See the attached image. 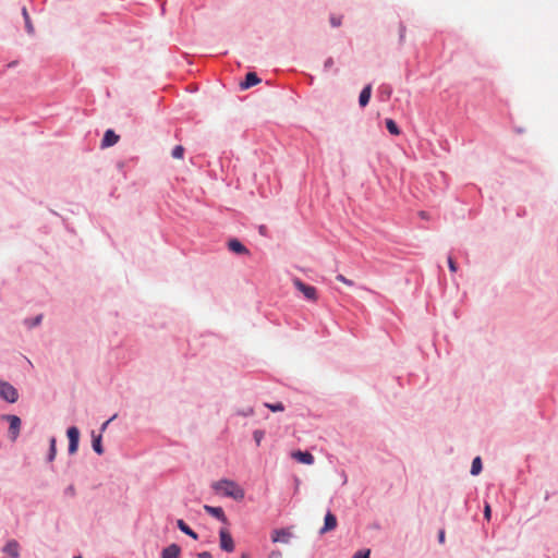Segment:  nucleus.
<instances>
[{
    "label": "nucleus",
    "instance_id": "obj_1",
    "mask_svg": "<svg viewBox=\"0 0 558 558\" xmlns=\"http://www.w3.org/2000/svg\"><path fill=\"white\" fill-rule=\"evenodd\" d=\"M213 488L225 496L231 497L235 500L244 498V490L231 480H220L213 484Z\"/></svg>",
    "mask_w": 558,
    "mask_h": 558
},
{
    "label": "nucleus",
    "instance_id": "obj_2",
    "mask_svg": "<svg viewBox=\"0 0 558 558\" xmlns=\"http://www.w3.org/2000/svg\"><path fill=\"white\" fill-rule=\"evenodd\" d=\"M293 286L303 294V296L311 301L316 302L318 299L317 290L313 286H308L304 283L301 279L294 278L293 279Z\"/></svg>",
    "mask_w": 558,
    "mask_h": 558
},
{
    "label": "nucleus",
    "instance_id": "obj_3",
    "mask_svg": "<svg viewBox=\"0 0 558 558\" xmlns=\"http://www.w3.org/2000/svg\"><path fill=\"white\" fill-rule=\"evenodd\" d=\"M0 398L14 403L19 399V392L11 384L0 379Z\"/></svg>",
    "mask_w": 558,
    "mask_h": 558
},
{
    "label": "nucleus",
    "instance_id": "obj_4",
    "mask_svg": "<svg viewBox=\"0 0 558 558\" xmlns=\"http://www.w3.org/2000/svg\"><path fill=\"white\" fill-rule=\"evenodd\" d=\"M219 539H220V548L227 553H232L234 550V542L227 529H221L219 531Z\"/></svg>",
    "mask_w": 558,
    "mask_h": 558
},
{
    "label": "nucleus",
    "instance_id": "obj_5",
    "mask_svg": "<svg viewBox=\"0 0 558 558\" xmlns=\"http://www.w3.org/2000/svg\"><path fill=\"white\" fill-rule=\"evenodd\" d=\"M69 438V453L74 454L78 448L80 430L77 427L72 426L66 432Z\"/></svg>",
    "mask_w": 558,
    "mask_h": 558
},
{
    "label": "nucleus",
    "instance_id": "obj_6",
    "mask_svg": "<svg viewBox=\"0 0 558 558\" xmlns=\"http://www.w3.org/2000/svg\"><path fill=\"white\" fill-rule=\"evenodd\" d=\"M5 418L10 424V426H9L10 438L14 441L20 434L21 418L16 415H7Z\"/></svg>",
    "mask_w": 558,
    "mask_h": 558
},
{
    "label": "nucleus",
    "instance_id": "obj_7",
    "mask_svg": "<svg viewBox=\"0 0 558 558\" xmlns=\"http://www.w3.org/2000/svg\"><path fill=\"white\" fill-rule=\"evenodd\" d=\"M337 527V518L333 513L328 511L324 519V526L320 529L319 533L325 534L327 532L333 531Z\"/></svg>",
    "mask_w": 558,
    "mask_h": 558
},
{
    "label": "nucleus",
    "instance_id": "obj_8",
    "mask_svg": "<svg viewBox=\"0 0 558 558\" xmlns=\"http://www.w3.org/2000/svg\"><path fill=\"white\" fill-rule=\"evenodd\" d=\"M291 538V532L287 529H278L272 531L271 541L274 543H288Z\"/></svg>",
    "mask_w": 558,
    "mask_h": 558
},
{
    "label": "nucleus",
    "instance_id": "obj_9",
    "mask_svg": "<svg viewBox=\"0 0 558 558\" xmlns=\"http://www.w3.org/2000/svg\"><path fill=\"white\" fill-rule=\"evenodd\" d=\"M291 457L293 459H295L298 462L300 463H303V464H313L314 463V457L312 453L307 452V451H301V450H296V451H293L291 453Z\"/></svg>",
    "mask_w": 558,
    "mask_h": 558
},
{
    "label": "nucleus",
    "instance_id": "obj_10",
    "mask_svg": "<svg viewBox=\"0 0 558 558\" xmlns=\"http://www.w3.org/2000/svg\"><path fill=\"white\" fill-rule=\"evenodd\" d=\"M204 510L208 514H210V515L217 518L218 520H220L221 522H223V523L228 522L227 517H226L222 508H220V507H211V506L205 505L204 506Z\"/></svg>",
    "mask_w": 558,
    "mask_h": 558
},
{
    "label": "nucleus",
    "instance_id": "obj_11",
    "mask_svg": "<svg viewBox=\"0 0 558 558\" xmlns=\"http://www.w3.org/2000/svg\"><path fill=\"white\" fill-rule=\"evenodd\" d=\"M119 141V135H117L112 130H107L105 132L104 138L101 141V147H110L117 144Z\"/></svg>",
    "mask_w": 558,
    "mask_h": 558
},
{
    "label": "nucleus",
    "instance_id": "obj_12",
    "mask_svg": "<svg viewBox=\"0 0 558 558\" xmlns=\"http://www.w3.org/2000/svg\"><path fill=\"white\" fill-rule=\"evenodd\" d=\"M260 82V78L254 72H248L245 76V81L240 84L241 89H247Z\"/></svg>",
    "mask_w": 558,
    "mask_h": 558
},
{
    "label": "nucleus",
    "instance_id": "obj_13",
    "mask_svg": "<svg viewBox=\"0 0 558 558\" xmlns=\"http://www.w3.org/2000/svg\"><path fill=\"white\" fill-rule=\"evenodd\" d=\"M3 551L11 558H17L20 556V546L16 541H10L3 548Z\"/></svg>",
    "mask_w": 558,
    "mask_h": 558
},
{
    "label": "nucleus",
    "instance_id": "obj_14",
    "mask_svg": "<svg viewBox=\"0 0 558 558\" xmlns=\"http://www.w3.org/2000/svg\"><path fill=\"white\" fill-rule=\"evenodd\" d=\"M228 247L235 254H248V250L236 239H232L228 242Z\"/></svg>",
    "mask_w": 558,
    "mask_h": 558
},
{
    "label": "nucleus",
    "instance_id": "obj_15",
    "mask_svg": "<svg viewBox=\"0 0 558 558\" xmlns=\"http://www.w3.org/2000/svg\"><path fill=\"white\" fill-rule=\"evenodd\" d=\"M180 553V547L177 544H171L168 547L163 548L161 553V558H179Z\"/></svg>",
    "mask_w": 558,
    "mask_h": 558
},
{
    "label": "nucleus",
    "instance_id": "obj_16",
    "mask_svg": "<svg viewBox=\"0 0 558 558\" xmlns=\"http://www.w3.org/2000/svg\"><path fill=\"white\" fill-rule=\"evenodd\" d=\"M371 95H372V85L368 84L362 89V92L360 94L359 104L361 107H365L369 102Z\"/></svg>",
    "mask_w": 558,
    "mask_h": 558
},
{
    "label": "nucleus",
    "instance_id": "obj_17",
    "mask_svg": "<svg viewBox=\"0 0 558 558\" xmlns=\"http://www.w3.org/2000/svg\"><path fill=\"white\" fill-rule=\"evenodd\" d=\"M177 526L180 529L181 532L191 536L192 538H198L197 534L182 519H179L177 521Z\"/></svg>",
    "mask_w": 558,
    "mask_h": 558
},
{
    "label": "nucleus",
    "instance_id": "obj_18",
    "mask_svg": "<svg viewBox=\"0 0 558 558\" xmlns=\"http://www.w3.org/2000/svg\"><path fill=\"white\" fill-rule=\"evenodd\" d=\"M92 437H93V449L95 450V452H97L98 454H102L104 453V448H102V445H101V435H95L94 433L92 434Z\"/></svg>",
    "mask_w": 558,
    "mask_h": 558
},
{
    "label": "nucleus",
    "instance_id": "obj_19",
    "mask_svg": "<svg viewBox=\"0 0 558 558\" xmlns=\"http://www.w3.org/2000/svg\"><path fill=\"white\" fill-rule=\"evenodd\" d=\"M482 471V460L480 457L474 458L471 465V474L478 475Z\"/></svg>",
    "mask_w": 558,
    "mask_h": 558
},
{
    "label": "nucleus",
    "instance_id": "obj_20",
    "mask_svg": "<svg viewBox=\"0 0 558 558\" xmlns=\"http://www.w3.org/2000/svg\"><path fill=\"white\" fill-rule=\"evenodd\" d=\"M386 128L392 135H399L400 129L398 128L397 123L392 119L386 120Z\"/></svg>",
    "mask_w": 558,
    "mask_h": 558
},
{
    "label": "nucleus",
    "instance_id": "obj_21",
    "mask_svg": "<svg viewBox=\"0 0 558 558\" xmlns=\"http://www.w3.org/2000/svg\"><path fill=\"white\" fill-rule=\"evenodd\" d=\"M172 157L175 158V159H182L183 156H184V147L181 146V145H178L175 146L173 149H172V153H171Z\"/></svg>",
    "mask_w": 558,
    "mask_h": 558
},
{
    "label": "nucleus",
    "instance_id": "obj_22",
    "mask_svg": "<svg viewBox=\"0 0 558 558\" xmlns=\"http://www.w3.org/2000/svg\"><path fill=\"white\" fill-rule=\"evenodd\" d=\"M57 448H56V438L52 437L50 439V450H49V461H52L56 457Z\"/></svg>",
    "mask_w": 558,
    "mask_h": 558
},
{
    "label": "nucleus",
    "instance_id": "obj_23",
    "mask_svg": "<svg viewBox=\"0 0 558 558\" xmlns=\"http://www.w3.org/2000/svg\"><path fill=\"white\" fill-rule=\"evenodd\" d=\"M269 410L274 411V412H281L284 410V407L281 402H278V403H275V404H271V403H266L265 404Z\"/></svg>",
    "mask_w": 558,
    "mask_h": 558
},
{
    "label": "nucleus",
    "instance_id": "obj_24",
    "mask_svg": "<svg viewBox=\"0 0 558 558\" xmlns=\"http://www.w3.org/2000/svg\"><path fill=\"white\" fill-rule=\"evenodd\" d=\"M342 23V17L341 16H337V15H331L330 16V24L333 26V27H338L340 26Z\"/></svg>",
    "mask_w": 558,
    "mask_h": 558
},
{
    "label": "nucleus",
    "instance_id": "obj_25",
    "mask_svg": "<svg viewBox=\"0 0 558 558\" xmlns=\"http://www.w3.org/2000/svg\"><path fill=\"white\" fill-rule=\"evenodd\" d=\"M369 549L367 550H359L354 554L353 558H369Z\"/></svg>",
    "mask_w": 558,
    "mask_h": 558
},
{
    "label": "nucleus",
    "instance_id": "obj_26",
    "mask_svg": "<svg viewBox=\"0 0 558 558\" xmlns=\"http://www.w3.org/2000/svg\"><path fill=\"white\" fill-rule=\"evenodd\" d=\"M336 279H337L338 281H340V282H342V283H344V284L349 286V287H352V286H353V281H352V280H350V279H348V278H345L343 275H338V276L336 277Z\"/></svg>",
    "mask_w": 558,
    "mask_h": 558
},
{
    "label": "nucleus",
    "instance_id": "obj_27",
    "mask_svg": "<svg viewBox=\"0 0 558 558\" xmlns=\"http://www.w3.org/2000/svg\"><path fill=\"white\" fill-rule=\"evenodd\" d=\"M25 28H26V31H27V33H28L29 35H33V34H34L35 29H34V26H33V24H32L31 19L25 20Z\"/></svg>",
    "mask_w": 558,
    "mask_h": 558
},
{
    "label": "nucleus",
    "instance_id": "obj_28",
    "mask_svg": "<svg viewBox=\"0 0 558 558\" xmlns=\"http://www.w3.org/2000/svg\"><path fill=\"white\" fill-rule=\"evenodd\" d=\"M448 266L452 272L457 271V264L451 256L448 257Z\"/></svg>",
    "mask_w": 558,
    "mask_h": 558
},
{
    "label": "nucleus",
    "instance_id": "obj_29",
    "mask_svg": "<svg viewBox=\"0 0 558 558\" xmlns=\"http://www.w3.org/2000/svg\"><path fill=\"white\" fill-rule=\"evenodd\" d=\"M263 436H264V433L262 430H255L254 432V438H255V441H256L257 445L260 444V440H262Z\"/></svg>",
    "mask_w": 558,
    "mask_h": 558
},
{
    "label": "nucleus",
    "instance_id": "obj_30",
    "mask_svg": "<svg viewBox=\"0 0 558 558\" xmlns=\"http://www.w3.org/2000/svg\"><path fill=\"white\" fill-rule=\"evenodd\" d=\"M333 65V59L330 57L328 58L325 63H324V68L325 70H329L331 66Z\"/></svg>",
    "mask_w": 558,
    "mask_h": 558
},
{
    "label": "nucleus",
    "instance_id": "obj_31",
    "mask_svg": "<svg viewBox=\"0 0 558 558\" xmlns=\"http://www.w3.org/2000/svg\"><path fill=\"white\" fill-rule=\"evenodd\" d=\"M41 315H38L37 317H35L31 323H29V327H34V326H37L38 324H40L41 322Z\"/></svg>",
    "mask_w": 558,
    "mask_h": 558
},
{
    "label": "nucleus",
    "instance_id": "obj_32",
    "mask_svg": "<svg viewBox=\"0 0 558 558\" xmlns=\"http://www.w3.org/2000/svg\"><path fill=\"white\" fill-rule=\"evenodd\" d=\"M117 417V414H114L112 417H110L107 422H105L102 425H101V432H105L106 428L108 427L109 423L112 422L114 418Z\"/></svg>",
    "mask_w": 558,
    "mask_h": 558
},
{
    "label": "nucleus",
    "instance_id": "obj_33",
    "mask_svg": "<svg viewBox=\"0 0 558 558\" xmlns=\"http://www.w3.org/2000/svg\"><path fill=\"white\" fill-rule=\"evenodd\" d=\"M267 558H282V555L279 550H274L269 554Z\"/></svg>",
    "mask_w": 558,
    "mask_h": 558
},
{
    "label": "nucleus",
    "instance_id": "obj_34",
    "mask_svg": "<svg viewBox=\"0 0 558 558\" xmlns=\"http://www.w3.org/2000/svg\"><path fill=\"white\" fill-rule=\"evenodd\" d=\"M484 515L487 520H489L490 518V506L488 504H486L485 508H484Z\"/></svg>",
    "mask_w": 558,
    "mask_h": 558
},
{
    "label": "nucleus",
    "instance_id": "obj_35",
    "mask_svg": "<svg viewBox=\"0 0 558 558\" xmlns=\"http://www.w3.org/2000/svg\"><path fill=\"white\" fill-rule=\"evenodd\" d=\"M438 541H439L440 544L445 543V531L444 530L439 531V533H438Z\"/></svg>",
    "mask_w": 558,
    "mask_h": 558
},
{
    "label": "nucleus",
    "instance_id": "obj_36",
    "mask_svg": "<svg viewBox=\"0 0 558 558\" xmlns=\"http://www.w3.org/2000/svg\"><path fill=\"white\" fill-rule=\"evenodd\" d=\"M198 557L199 558H213V556L208 551H203V553L198 554Z\"/></svg>",
    "mask_w": 558,
    "mask_h": 558
},
{
    "label": "nucleus",
    "instance_id": "obj_37",
    "mask_svg": "<svg viewBox=\"0 0 558 558\" xmlns=\"http://www.w3.org/2000/svg\"><path fill=\"white\" fill-rule=\"evenodd\" d=\"M22 14H23L24 21L27 20V19H31L25 7L22 9Z\"/></svg>",
    "mask_w": 558,
    "mask_h": 558
},
{
    "label": "nucleus",
    "instance_id": "obj_38",
    "mask_svg": "<svg viewBox=\"0 0 558 558\" xmlns=\"http://www.w3.org/2000/svg\"><path fill=\"white\" fill-rule=\"evenodd\" d=\"M420 216H421L423 219H427V218H428V217H427V213H425V211H421V213H420Z\"/></svg>",
    "mask_w": 558,
    "mask_h": 558
},
{
    "label": "nucleus",
    "instance_id": "obj_39",
    "mask_svg": "<svg viewBox=\"0 0 558 558\" xmlns=\"http://www.w3.org/2000/svg\"><path fill=\"white\" fill-rule=\"evenodd\" d=\"M241 558H250V556L247 554H242Z\"/></svg>",
    "mask_w": 558,
    "mask_h": 558
},
{
    "label": "nucleus",
    "instance_id": "obj_40",
    "mask_svg": "<svg viewBox=\"0 0 558 558\" xmlns=\"http://www.w3.org/2000/svg\"><path fill=\"white\" fill-rule=\"evenodd\" d=\"M74 558H82L81 556L74 557Z\"/></svg>",
    "mask_w": 558,
    "mask_h": 558
}]
</instances>
